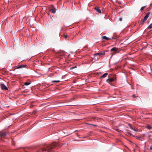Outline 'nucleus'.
I'll use <instances>...</instances> for the list:
<instances>
[{"instance_id": "f257e3e1", "label": "nucleus", "mask_w": 152, "mask_h": 152, "mask_svg": "<svg viewBox=\"0 0 152 152\" xmlns=\"http://www.w3.org/2000/svg\"><path fill=\"white\" fill-rule=\"evenodd\" d=\"M56 142H53L50 145H46L45 147L42 148H37L35 149V152H52L53 149L57 145Z\"/></svg>"}, {"instance_id": "f03ea898", "label": "nucleus", "mask_w": 152, "mask_h": 152, "mask_svg": "<svg viewBox=\"0 0 152 152\" xmlns=\"http://www.w3.org/2000/svg\"><path fill=\"white\" fill-rule=\"evenodd\" d=\"M150 14V12H148L145 16L144 19L141 21L140 24L143 25L149 16V15Z\"/></svg>"}, {"instance_id": "7ed1b4c3", "label": "nucleus", "mask_w": 152, "mask_h": 152, "mask_svg": "<svg viewBox=\"0 0 152 152\" xmlns=\"http://www.w3.org/2000/svg\"><path fill=\"white\" fill-rule=\"evenodd\" d=\"M7 134V133L6 132L1 131L0 132V137L2 138H4Z\"/></svg>"}, {"instance_id": "20e7f679", "label": "nucleus", "mask_w": 152, "mask_h": 152, "mask_svg": "<svg viewBox=\"0 0 152 152\" xmlns=\"http://www.w3.org/2000/svg\"><path fill=\"white\" fill-rule=\"evenodd\" d=\"M116 78L115 76H114L113 77L108 79L106 80V82L107 83H108L110 85H112L110 83V82H112L114 81L115 80H116Z\"/></svg>"}, {"instance_id": "39448f33", "label": "nucleus", "mask_w": 152, "mask_h": 152, "mask_svg": "<svg viewBox=\"0 0 152 152\" xmlns=\"http://www.w3.org/2000/svg\"><path fill=\"white\" fill-rule=\"evenodd\" d=\"M0 86L1 89L3 90H8V88L3 83H1Z\"/></svg>"}, {"instance_id": "423d86ee", "label": "nucleus", "mask_w": 152, "mask_h": 152, "mask_svg": "<svg viewBox=\"0 0 152 152\" xmlns=\"http://www.w3.org/2000/svg\"><path fill=\"white\" fill-rule=\"evenodd\" d=\"M111 50L112 51H113L115 53H118L119 52V50L118 48L113 47L111 49Z\"/></svg>"}, {"instance_id": "0eeeda50", "label": "nucleus", "mask_w": 152, "mask_h": 152, "mask_svg": "<svg viewBox=\"0 0 152 152\" xmlns=\"http://www.w3.org/2000/svg\"><path fill=\"white\" fill-rule=\"evenodd\" d=\"M104 55V53H102V52H99L98 53H96L94 54L95 56H101Z\"/></svg>"}, {"instance_id": "6e6552de", "label": "nucleus", "mask_w": 152, "mask_h": 152, "mask_svg": "<svg viewBox=\"0 0 152 152\" xmlns=\"http://www.w3.org/2000/svg\"><path fill=\"white\" fill-rule=\"evenodd\" d=\"M94 9L96 10V12L99 13H101V10L99 9V7L97 6L95 7Z\"/></svg>"}, {"instance_id": "1a4fd4ad", "label": "nucleus", "mask_w": 152, "mask_h": 152, "mask_svg": "<svg viewBox=\"0 0 152 152\" xmlns=\"http://www.w3.org/2000/svg\"><path fill=\"white\" fill-rule=\"evenodd\" d=\"M128 125L130 127V128L131 129H132V130H133L134 131H135V132H137L138 131V129H134L132 127V126H131V124H128Z\"/></svg>"}, {"instance_id": "9d476101", "label": "nucleus", "mask_w": 152, "mask_h": 152, "mask_svg": "<svg viewBox=\"0 0 152 152\" xmlns=\"http://www.w3.org/2000/svg\"><path fill=\"white\" fill-rule=\"evenodd\" d=\"M102 38L103 39L108 40L110 39V38L107 37L106 36H103L102 37Z\"/></svg>"}, {"instance_id": "9b49d317", "label": "nucleus", "mask_w": 152, "mask_h": 152, "mask_svg": "<svg viewBox=\"0 0 152 152\" xmlns=\"http://www.w3.org/2000/svg\"><path fill=\"white\" fill-rule=\"evenodd\" d=\"M49 10L52 13L54 14L56 12V10L55 9H50V10Z\"/></svg>"}, {"instance_id": "f8f14e48", "label": "nucleus", "mask_w": 152, "mask_h": 152, "mask_svg": "<svg viewBox=\"0 0 152 152\" xmlns=\"http://www.w3.org/2000/svg\"><path fill=\"white\" fill-rule=\"evenodd\" d=\"M108 75V73H105L104 74L102 75V76L101 77V78H104L106 77V76Z\"/></svg>"}, {"instance_id": "ddd939ff", "label": "nucleus", "mask_w": 152, "mask_h": 152, "mask_svg": "<svg viewBox=\"0 0 152 152\" xmlns=\"http://www.w3.org/2000/svg\"><path fill=\"white\" fill-rule=\"evenodd\" d=\"M26 65H21V66H18L17 68L18 69H19V68H21L22 67H25V66H26Z\"/></svg>"}, {"instance_id": "4468645a", "label": "nucleus", "mask_w": 152, "mask_h": 152, "mask_svg": "<svg viewBox=\"0 0 152 152\" xmlns=\"http://www.w3.org/2000/svg\"><path fill=\"white\" fill-rule=\"evenodd\" d=\"M146 128L148 129H151L152 128V127L151 126L148 125L146 126Z\"/></svg>"}, {"instance_id": "2eb2a0df", "label": "nucleus", "mask_w": 152, "mask_h": 152, "mask_svg": "<svg viewBox=\"0 0 152 152\" xmlns=\"http://www.w3.org/2000/svg\"><path fill=\"white\" fill-rule=\"evenodd\" d=\"M149 29H151L152 28V23H151L150 25L148 27Z\"/></svg>"}, {"instance_id": "dca6fc26", "label": "nucleus", "mask_w": 152, "mask_h": 152, "mask_svg": "<svg viewBox=\"0 0 152 152\" xmlns=\"http://www.w3.org/2000/svg\"><path fill=\"white\" fill-rule=\"evenodd\" d=\"M60 82V80H54V81H52V82L53 83H59Z\"/></svg>"}, {"instance_id": "f3484780", "label": "nucleus", "mask_w": 152, "mask_h": 152, "mask_svg": "<svg viewBox=\"0 0 152 152\" xmlns=\"http://www.w3.org/2000/svg\"><path fill=\"white\" fill-rule=\"evenodd\" d=\"M137 138L138 140H140L141 139V137H136Z\"/></svg>"}, {"instance_id": "a211bd4d", "label": "nucleus", "mask_w": 152, "mask_h": 152, "mask_svg": "<svg viewBox=\"0 0 152 152\" xmlns=\"http://www.w3.org/2000/svg\"><path fill=\"white\" fill-rule=\"evenodd\" d=\"M145 6H144L142 7L140 9V10H143V9L145 8Z\"/></svg>"}, {"instance_id": "6ab92c4d", "label": "nucleus", "mask_w": 152, "mask_h": 152, "mask_svg": "<svg viewBox=\"0 0 152 152\" xmlns=\"http://www.w3.org/2000/svg\"><path fill=\"white\" fill-rule=\"evenodd\" d=\"M77 67L76 66H75V67H71L70 68V69H72L75 68H76Z\"/></svg>"}, {"instance_id": "aec40b11", "label": "nucleus", "mask_w": 152, "mask_h": 152, "mask_svg": "<svg viewBox=\"0 0 152 152\" xmlns=\"http://www.w3.org/2000/svg\"><path fill=\"white\" fill-rule=\"evenodd\" d=\"M25 85H28V82H26L25 83Z\"/></svg>"}, {"instance_id": "412c9836", "label": "nucleus", "mask_w": 152, "mask_h": 152, "mask_svg": "<svg viewBox=\"0 0 152 152\" xmlns=\"http://www.w3.org/2000/svg\"><path fill=\"white\" fill-rule=\"evenodd\" d=\"M150 149L152 151V144L150 147Z\"/></svg>"}, {"instance_id": "4be33fe9", "label": "nucleus", "mask_w": 152, "mask_h": 152, "mask_svg": "<svg viewBox=\"0 0 152 152\" xmlns=\"http://www.w3.org/2000/svg\"><path fill=\"white\" fill-rule=\"evenodd\" d=\"M119 20L120 21H121L122 20V18H119Z\"/></svg>"}, {"instance_id": "5701e85b", "label": "nucleus", "mask_w": 152, "mask_h": 152, "mask_svg": "<svg viewBox=\"0 0 152 152\" xmlns=\"http://www.w3.org/2000/svg\"><path fill=\"white\" fill-rule=\"evenodd\" d=\"M23 150H24V151H27V150H26V149H25V148H24L23 149Z\"/></svg>"}, {"instance_id": "b1692460", "label": "nucleus", "mask_w": 152, "mask_h": 152, "mask_svg": "<svg viewBox=\"0 0 152 152\" xmlns=\"http://www.w3.org/2000/svg\"><path fill=\"white\" fill-rule=\"evenodd\" d=\"M64 37L65 38H66L67 37V35H65Z\"/></svg>"}, {"instance_id": "393cba45", "label": "nucleus", "mask_w": 152, "mask_h": 152, "mask_svg": "<svg viewBox=\"0 0 152 152\" xmlns=\"http://www.w3.org/2000/svg\"><path fill=\"white\" fill-rule=\"evenodd\" d=\"M32 88H30V89H29V92L30 91V90H32Z\"/></svg>"}, {"instance_id": "a878e982", "label": "nucleus", "mask_w": 152, "mask_h": 152, "mask_svg": "<svg viewBox=\"0 0 152 152\" xmlns=\"http://www.w3.org/2000/svg\"><path fill=\"white\" fill-rule=\"evenodd\" d=\"M151 135H150V134H148V137H151Z\"/></svg>"}, {"instance_id": "bb28decb", "label": "nucleus", "mask_w": 152, "mask_h": 152, "mask_svg": "<svg viewBox=\"0 0 152 152\" xmlns=\"http://www.w3.org/2000/svg\"><path fill=\"white\" fill-rule=\"evenodd\" d=\"M132 96H133V97H135V95H132Z\"/></svg>"}, {"instance_id": "cd10ccee", "label": "nucleus", "mask_w": 152, "mask_h": 152, "mask_svg": "<svg viewBox=\"0 0 152 152\" xmlns=\"http://www.w3.org/2000/svg\"><path fill=\"white\" fill-rule=\"evenodd\" d=\"M30 84V82H29V85Z\"/></svg>"}, {"instance_id": "c85d7f7f", "label": "nucleus", "mask_w": 152, "mask_h": 152, "mask_svg": "<svg viewBox=\"0 0 152 152\" xmlns=\"http://www.w3.org/2000/svg\"><path fill=\"white\" fill-rule=\"evenodd\" d=\"M150 132H150H152H152Z\"/></svg>"}]
</instances>
